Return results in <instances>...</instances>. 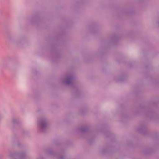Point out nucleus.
<instances>
[{
  "mask_svg": "<svg viewBox=\"0 0 159 159\" xmlns=\"http://www.w3.org/2000/svg\"><path fill=\"white\" fill-rule=\"evenodd\" d=\"M39 125L40 129L43 130L45 129L47 126V123L46 120L44 119H41L39 122Z\"/></svg>",
  "mask_w": 159,
  "mask_h": 159,
  "instance_id": "nucleus-1",
  "label": "nucleus"
},
{
  "mask_svg": "<svg viewBox=\"0 0 159 159\" xmlns=\"http://www.w3.org/2000/svg\"><path fill=\"white\" fill-rule=\"evenodd\" d=\"M74 79V77L72 75H68L66 81V83L68 84H71L72 83Z\"/></svg>",
  "mask_w": 159,
  "mask_h": 159,
  "instance_id": "nucleus-2",
  "label": "nucleus"
},
{
  "mask_svg": "<svg viewBox=\"0 0 159 159\" xmlns=\"http://www.w3.org/2000/svg\"><path fill=\"white\" fill-rule=\"evenodd\" d=\"M87 128L86 127L82 128L81 129V130L82 132H85L87 130Z\"/></svg>",
  "mask_w": 159,
  "mask_h": 159,
  "instance_id": "nucleus-3",
  "label": "nucleus"
},
{
  "mask_svg": "<svg viewBox=\"0 0 159 159\" xmlns=\"http://www.w3.org/2000/svg\"><path fill=\"white\" fill-rule=\"evenodd\" d=\"M21 157H23V155H21Z\"/></svg>",
  "mask_w": 159,
  "mask_h": 159,
  "instance_id": "nucleus-4",
  "label": "nucleus"
}]
</instances>
